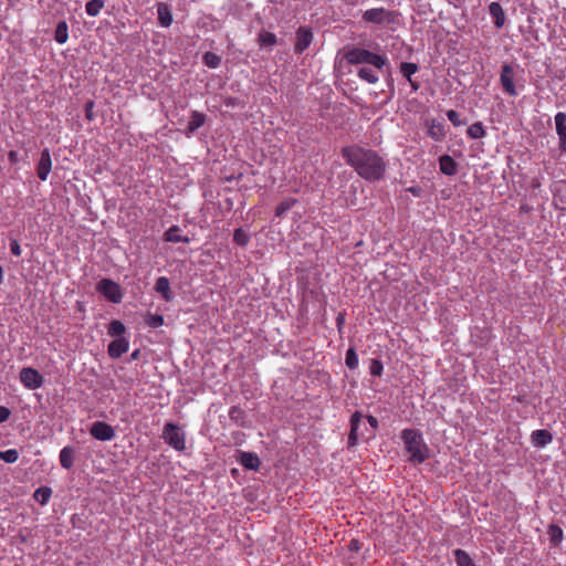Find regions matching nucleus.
<instances>
[{"label":"nucleus","mask_w":566,"mask_h":566,"mask_svg":"<svg viewBox=\"0 0 566 566\" xmlns=\"http://www.w3.org/2000/svg\"><path fill=\"white\" fill-rule=\"evenodd\" d=\"M342 156L361 178L368 181H377L385 176L386 163L375 150L347 146L342 149Z\"/></svg>","instance_id":"obj_1"},{"label":"nucleus","mask_w":566,"mask_h":566,"mask_svg":"<svg viewBox=\"0 0 566 566\" xmlns=\"http://www.w3.org/2000/svg\"><path fill=\"white\" fill-rule=\"evenodd\" d=\"M401 439L412 463H422L429 458L428 446L423 442L422 436L418 430L405 429L401 432Z\"/></svg>","instance_id":"obj_2"},{"label":"nucleus","mask_w":566,"mask_h":566,"mask_svg":"<svg viewBox=\"0 0 566 566\" xmlns=\"http://www.w3.org/2000/svg\"><path fill=\"white\" fill-rule=\"evenodd\" d=\"M349 64H369L377 70H381L387 64V59L382 55L373 53L363 48H353L345 54Z\"/></svg>","instance_id":"obj_3"},{"label":"nucleus","mask_w":566,"mask_h":566,"mask_svg":"<svg viewBox=\"0 0 566 566\" xmlns=\"http://www.w3.org/2000/svg\"><path fill=\"white\" fill-rule=\"evenodd\" d=\"M163 439L167 444L172 447L178 451H182L186 449V440L185 433L180 430V428L172 423L168 422L164 427Z\"/></svg>","instance_id":"obj_4"},{"label":"nucleus","mask_w":566,"mask_h":566,"mask_svg":"<svg viewBox=\"0 0 566 566\" xmlns=\"http://www.w3.org/2000/svg\"><path fill=\"white\" fill-rule=\"evenodd\" d=\"M97 291L113 303H119L122 301L123 294L120 286L109 279L101 280L97 283Z\"/></svg>","instance_id":"obj_5"},{"label":"nucleus","mask_w":566,"mask_h":566,"mask_svg":"<svg viewBox=\"0 0 566 566\" xmlns=\"http://www.w3.org/2000/svg\"><path fill=\"white\" fill-rule=\"evenodd\" d=\"M20 380L28 389H38L43 385V376L32 367H24L20 371Z\"/></svg>","instance_id":"obj_6"},{"label":"nucleus","mask_w":566,"mask_h":566,"mask_svg":"<svg viewBox=\"0 0 566 566\" xmlns=\"http://www.w3.org/2000/svg\"><path fill=\"white\" fill-rule=\"evenodd\" d=\"M90 433L99 441H111L115 437L114 428L104 421H95L91 426Z\"/></svg>","instance_id":"obj_7"},{"label":"nucleus","mask_w":566,"mask_h":566,"mask_svg":"<svg viewBox=\"0 0 566 566\" xmlns=\"http://www.w3.org/2000/svg\"><path fill=\"white\" fill-rule=\"evenodd\" d=\"M514 80V70L511 65L504 64L501 70L500 81L502 84L503 90L510 95V96H516L517 91L515 88V85L513 83Z\"/></svg>","instance_id":"obj_8"},{"label":"nucleus","mask_w":566,"mask_h":566,"mask_svg":"<svg viewBox=\"0 0 566 566\" xmlns=\"http://www.w3.org/2000/svg\"><path fill=\"white\" fill-rule=\"evenodd\" d=\"M313 41V32L305 28L301 27L296 31V43H295V53H303Z\"/></svg>","instance_id":"obj_9"},{"label":"nucleus","mask_w":566,"mask_h":566,"mask_svg":"<svg viewBox=\"0 0 566 566\" xmlns=\"http://www.w3.org/2000/svg\"><path fill=\"white\" fill-rule=\"evenodd\" d=\"M361 419H363V415L359 411L354 412L350 417V431L348 434V447L356 446L358 438L364 436L363 432H359Z\"/></svg>","instance_id":"obj_10"},{"label":"nucleus","mask_w":566,"mask_h":566,"mask_svg":"<svg viewBox=\"0 0 566 566\" xmlns=\"http://www.w3.org/2000/svg\"><path fill=\"white\" fill-rule=\"evenodd\" d=\"M52 169V159L50 155V150L48 148H44L41 151V157L36 167V174L38 177L44 181L46 180L50 171Z\"/></svg>","instance_id":"obj_11"},{"label":"nucleus","mask_w":566,"mask_h":566,"mask_svg":"<svg viewBox=\"0 0 566 566\" xmlns=\"http://www.w3.org/2000/svg\"><path fill=\"white\" fill-rule=\"evenodd\" d=\"M239 462L243 468L252 471H258L261 465L259 457L247 451H239Z\"/></svg>","instance_id":"obj_12"},{"label":"nucleus","mask_w":566,"mask_h":566,"mask_svg":"<svg viewBox=\"0 0 566 566\" xmlns=\"http://www.w3.org/2000/svg\"><path fill=\"white\" fill-rule=\"evenodd\" d=\"M555 126L559 138V147L566 150V113L559 112L555 115Z\"/></svg>","instance_id":"obj_13"},{"label":"nucleus","mask_w":566,"mask_h":566,"mask_svg":"<svg viewBox=\"0 0 566 566\" xmlns=\"http://www.w3.org/2000/svg\"><path fill=\"white\" fill-rule=\"evenodd\" d=\"M128 350V340L124 337H117L109 343L107 352L112 358H119Z\"/></svg>","instance_id":"obj_14"},{"label":"nucleus","mask_w":566,"mask_h":566,"mask_svg":"<svg viewBox=\"0 0 566 566\" xmlns=\"http://www.w3.org/2000/svg\"><path fill=\"white\" fill-rule=\"evenodd\" d=\"M531 440L535 447L543 448L552 442L553 436L548 430L538 429L532 432Z\"/></svg>","instance_id":"obj_15"},{"label":"nucleus","mask_w":566,"mask_h":566,"mask_svg":"<svg viewBox=\"0 0 566 566\" xmlns=\"http://www.w3.org/2000/svg\"><path fill=\"white\" fill-rule=\"evenodd\" d=\"M206 122V115L202 113H199L197 111H192L187 128H186V135L190 136L193 134L198 128H200Z\"/></svg>","instance_id":"obj_16"},{"label":"nucleus","mask_w":566,"mask_h":566,"mask_svg":"<svg viewBox=\"0 0 566 566\" xmlns=\"http://www.w3.org/2000/svg\"><path fill=\"white\" fill-rule=\"evenodd\" d=\"M387 17V11L384 8H375L365 11L363 18L367 22L382 23Z\"/></svg>","instance_id":"obj_17"},{"label":"nucleus","mask_w":566,"mask_h":566,"mask_svg":"<svg viewBox=\"0 0 566 566\" xmlns=\"http://www.w3.org/2000/svg\"><path fill=\"white\" fill-rule=\"evenodd\" d=\"M440 170L447 176H453L457 174V163L449 155H442L439 158Z\"/></svg>","instance_id":"obj_18"},{"label":"nucleus","mask_w":566,"mask_h":566,"mask_svg":"<svg viewBox=\"0 0 566 566\" xmlns=\"http://www.w3.org/2000/svg\"><path fill=\"white\" fill-rule=\"evenodd\" d=\"M75 449L71 446L64 447L60 451V463L64 469H71L74 464Z\"/></svg>","instance_id":"obj_19"},{"label":"nucleus","mask_w":566,"mask_h":566,"mask_svg":"<svg viewBox=\"0 0 566 566\" xmlns=\"http://www.w3.org/2000/svg\"><path fill=\"white\" fill-rule=\"evenodd\" d=\"M489 12L494 19L495 27L502 28L505 22V13L501 4L499 2H492L489 6Z\"/></svg>","instance_id":"obj_20"},{"label":"nucleus","mask_w":566,"mask_h":566,"mask_svg":"<svg viewBox=\"0 0 566 566\" xmlns=\"http://www.w3.org/2000/svg\"><path fill=\"white\" fill-rule=\"evenodd\" d=\"M157 13H158V21L163 27H169L172 22V14L169 9V7L164 3L159 2L157 4Z\"/></svg>","instance_id":"obj_21"},{"label":"nucleus","mask_w":566,"mask_h":566,"mask_svg":"<svg viewBox=\"0 0 566 566\" xmlns=\"http://www.w3.org/2000/svg\"><path fill=\"white\" fill-rule=\"evenodd\" d=\"M155 290L157 293L161 294V296L166 301L171 300L170 284H169V280L167 277H165V276L158 277L155 283Z\"/></svg>","instance_id":"obj_22"},{"label":"nucleus","mask_w":566,"mask_h":566,"mask_svg":"<svg viewBox=\"0 0 566 566\" xmlns=\"http://www.w3.org/2000/svg\"><path fill=\"white\" fill-rule=\"evenodd\" d=\"M180 228L178 226L170 227L164 234V240L167 242H189V238L179 234Z\"/></svg>","instance_id":"obj_23"},{"label":"nucleus","mask_w":566,"mask_h":566,"mask_svg":"<svg viewBox=\"0 0 566 566\" xmlns=\"http://www.w3.org/2000/svg\"><path fill=\"white\" fill-rule=\"evenodd\" d=\"M69 28L65 21H60L56 25L54 39L57 43L63 44L69 39Z\"/></svg>","instance_id":"obj_24"},{"label":"nucleus","mask_w":566,"mask_h":566,"mask_svg":"<svg viewBox=\"0 0 566 566\" xmlns=\"http://www.w3.org/2000/svg\"><path fill=\"white\" fill-rule=\"evenodd\" d=\"M358 76L370 83V84H375L376 82H378L379 80V76L378 74L376 73V71H374L373 69L368 67V66H363L358 70Z\"/></svg>","instance_id":"obj_25"},{"label":"nucleus","mask_w":566,"mask_h":566,"mask_svg":"<svg viewBox=\"0 0 566 566\" xmlns=\"http://www.w3.org/2000/svg\"><path fill=\"white\" fill-rule=\"evenodd\" d=\"M104 6V0H91L86 3L85 11L90 17H96L99 14Z\"/></svg>","instance_id":"obj_26"},{"label":"nucleus","mask_w":566,"mask_h":566,"mask_svg":"<svg viewBox=\"0 0 566 566\" xmlns=\"http://www.w3.org/2000/svg\"><path fill=\"white\" fill-rule=\"evenodd\" d=\"M52 494V490L49 486H41L35 490L33 497L36 502L44 505L49 502Z\"/></svg>","instance_id":"obj_27"},{"label":"nucleus","mask_w":566,"mask_h":566,"mask_svg":"<svg viewBox=\"0 0 566 566\" xmlns=\"http://www.w3.org/2000/svg\"><path fill=\"white\" fill-rule=\"evenodd\" d=\"M454 557L458 566H475L472 558L463 549H455Z\"/></svg>","instance_id":"obj_28"},{"label":"nucleus","mask_w":566,"mask_h":566,"mask_svg":"<svg viewBox=\"0 0 566 566\" xmlns=\"http://www.w3.org/2000/svg\"><path fill=\"white\" fill-rule=\"evenodd\" d=\"M244 411L237 406L231 407L229 411L230 419L238 426L243 427L244 426Z\"/></svg>","instance_id":"obj_29"},{"label":"nucleus","mask_w":566,"mask_h":566,"mask_svg":"<svg viewBox=\"0 0 566 566\" xmlns=\"http://www.w3.org/2000/svg\"><path fill=\"white\" fill-rule=\"evenodd\" d=\"M467 133L473 139L482 138L485 136V129L481 122H476V123L472 124L468 128Z\"/></svg>","instance_id":"obj_30"},{"label":"nucleus","mask_w":566,"mask_h":566,"mask_svg":"<svg viewBox=\"0 0 566 566\" xmlns=\"http://www.w3.org/2000/svg\"><path fill=\"white\" fill-rule=\"evenodd\" d=\"M549 541L557 546L563 541V530L557 525H551L548 528Z\"/></svg>","instance_id":"obj_31"},{"label":"nucleus","mask_w":566,"mask_h":566,"mask_svg":"<svg viewBox=\"0 0 566 566\" xmlns=\"http://www.w3.org/2000/svg\"><path fill=\"white\" fill-rule=\"evenodd\" d=\"M203 63L210 69H217L221 63V57L212 52H207L202 56Z\"/></svg>","instance_id":"obj_32"},{"label":"nucleus","mask_w":566,"mask_h":566,"mask_svg":"<svg viewBox=\"0 0 566 566\" xmlns=\"http://www.w3.org/2000/svg\"><path fill=\"white\" fill-rule=\"evenodd\" d=\"M418 70L419 67L416 63L402 62L400 64V72L407 80H410L411 76L418 72Z\"/></svg>","instance_id":"obj_33"},{"label":"nucleus","mask_w":566,"mask_h":566,"mask_svg":"<svg viewBox=\"0 0 566 566\" xmlns=\"http://www.w3.org/2000/svg\"><path fill=\"white\" fill-rule=\"evenodd\" d=\"M125 325L119 321H113L108 326V334L113 337H120L125 333Z\"/></svg>","instance_id":"obj_34"},{"label":"nucleus","mask_w":566,"mask_h":566,"mask_svg":"<svg viewBox=\"0 0 566 566\" xmlns=\"http://www.w3.org/2000/svg\"><path fill=\"white\" fill-rule=\"evenodd\" d=\"M259 42L261 46H273L276 43V35L271 32H261Z\"/></svg>","instance_id":"obj_35"},{"label":"nucleus","mask_w":566,"mask_h":566,"mask_svg":"<svg viewBox=\"0 0 566 566\" xmlns=\"http://www.w3.org/2000/svg\"><path fill=\"white\" fill-rule=\"evenodd\" d=\"M296 200L293 198H289L283 200L275 209V216L282 217L286 211H289L294 205Z\"/></svg>","instance_id":"obj_36"},{"label":"nucleus","mask_w":566,"mask_h":566,"mask_svg":"<svg viewBox=\"0 0 566 566\" xmlns=\"http://www.w3.org/2000/svg\"><path fill=\"white\" fill-rule=\"evenodd\" d=\"M250 240L249 234L241 228L237 229L233 234V241L240 245L245 247Z\"/></svg>","instance_id":"obj_37"},{"label":"nucleus","mask_w":566,"mask_h":566,"mask_svg":"<svg viewBox=\"0 0 566 566\" xmlns=\"http://www.w3.org/2000/svg\"><path fill=\"white\" fill-rule=\"evenodd\" d=\"M345 364L349 369H356L358 366V356L354 348L346 352Z\"/></svg>","instance_id":"obj_38"},{"label":"nucleus","mask_w":566,"mask_h":566,"mask_svg":"<svg viewBox=\"0 0 566 566\" xmlns=\"http://www.w3.org/2000/svg\"><path fill=\"white\" fill-rule=\"evenodd\" d=\"M18 459L19 453L15 449L0 451V460H3L7 463H14Z\"/></svg>","instance_id":"obj_39"},{"label":"nucleus","mask_w":566,"mask_h":566,"mask_svg":"<svg viewBox=\"0 0 566 566\" xmlns=\"http://www.w3.org/2000/svg\"><path fill=\"white\" fill-rule=\"evenodd\" d=\"M145 322L149 327L157 328L164 324V317L159 314H148Z\"/></svg>","instance_id":"obj_40"},{"label":"nucleus","mask_w":566,"mask_h":566,"mask_svg":"<svg viewBox=\"0 0 566 566\" xmlns=\"http://www.w3.org/2000/svg\"><path fill=\"white\" fill-rule=\"evenodd\" d=\"M382 363L378 359H371L369 370L373 376H380L382 373Z\"/></svg>","instance_id":"obj_41"},{"label":"nucleus","mask_w":566,"mask_h":566,"mask_svg":"<svg viewBox=\"0 0 566 566\" xmlns=\"http://www.w3.org/2000/svg\"><path fill=\"white\" fill-rule=\"evenodd\" d=\"M447 117L454 126H462L465 124L463 120L460 119L459 113L454 109L448 111Z\"/></svg>","instance_id":"obj_42"},{"label":"nucleus","mask_w":566,"mask_h":566,"mask_svg":"<svg viewBox=\"0 0 566 566\" xmlns=\"http://www.w3.org/2000/svg\"><path fill=\"white\" fill-rule=\"evenodd\" d=\"M93 108H94V102L93 101H88L85 104V117L88 120H92L94 118Z\"/></svg>","instance_id":"obj_43"},{"label":"nucleus","mask_w":566,"mask_h":566,"mask_svg":"<svg viewBox=\"0 0 566 566\" xmlns=\"http://www.w3.org/2000/svg\"><path fill=\"white\" fill-rule=\"evenodd\" d=\"M10 250H11L12 254H14L15 256L21 255V248H20L19 242L15 239H12L10 241Z\"/></svg>","instance_id":"obj_44"},{"label":"nucleus","mask_w":566,"mask_h":566,"mask_svg":"<svg viewBox=\"0 0 566 566\" xmlns=\"http://www.w3.org/2000/svg\"><path fill=\"white\" fill-rule=\"evenodd\" d=\"M11 412L7 407L0 406V423L9 419Z\"/></svg>","instance_id":"obj_45"},{"label":"nucleus","mask_w":566,"mask_h":566,"mask_svg":"<svg viewBox=\"0 0 566 566\" xmlns=\"http://www.w3.org/2000/svg\"><path fill=\"white\" fill-rule=\"evenodd\" d=\"M367 421L374 430L378 427V420L374 416H367Z\"/></svg>","instance_id":"obj_46"},{"label":"nucleus","mask_w":566,"mask_h":566,"mask_svg":"<svg viewBox=\"0 0 566 566\" xmlns=\"http://www.w3.org/2000/svg\"><path fill=\"white\" fill-rule=\"evenodd\" d=\"M408 82L410 83V86L413 92H417L419 90V87H420L419 82L413 81L412 78L408 80Z\"/></svg>","instance_id":"obj_47"},{"label":"nucleus","mask_w":566,"mask_h":566,"mask_svg":"<svg viewBox=\"0 0 566 566\" xmlns=\"http://www.w3.org/2000/svg\"><path fill=\"white\" fill-rule=\"evenodd\" d=\"M9 159H10V161H11V163H15V161L18 160V154H17V151H13V150H12V151H10V153H9Z\"/></svg>","instance_id":"obj_48"},{"label":"nucleus","mask_w":566,"mask_h":566,"mask_svg":"<svg viewBox=\"0 0 566 566\" xmlns=\"http://www.w3.org/2000/svg\"><path fill=\"white\" fill-rule=\"evenodd\" d=\"M429 133L436 140L440 139V136L438 135L437 130H434L433 127L429 130Z\"/></svg>","instance_id":"obj_49"},{"label":"nucleus","mask_w":566,"mask_h":566,"mask_svg":"<svg viewBox=\"0 0 566 566\" xmlns=\"http://www.w3.org/2000/svg\"><path fill=\"white\" fill-rule=\"evenodd\" d=\"M349 546H350V549H355V551L359 549L357 541H352Z\"/></svg>","instance_id":"obj_50"},{"label":"nucleus","mask_w":566,"mask_h":566,"mask_svg":"<svg viewBox=\"0 0 566 566\" xmlns=\"http://www.w3.org/2000/svg\"><path fill=\"white\" fill-rule=\"evenodd\" d=\"M409 191L417 196V195H419L420 189L417 187H411V188H409Z\"/></svg>","instance_id":"obj_51"},{"label":"nucleus","mask_w":566,"mask_h":566,"mask_svg":"<svg viewBox=\"0 0 566 566\" xmlns=\"http://www.w3.org/2000/svg\"><path fill=\"white\" fill-rule=\"evenodd\" d=\"M138 354H139V350H135L133 354H132V358L133 359H136L138 357Z\"/></svg>","instance_id":"obj_52"}]
</instances>
